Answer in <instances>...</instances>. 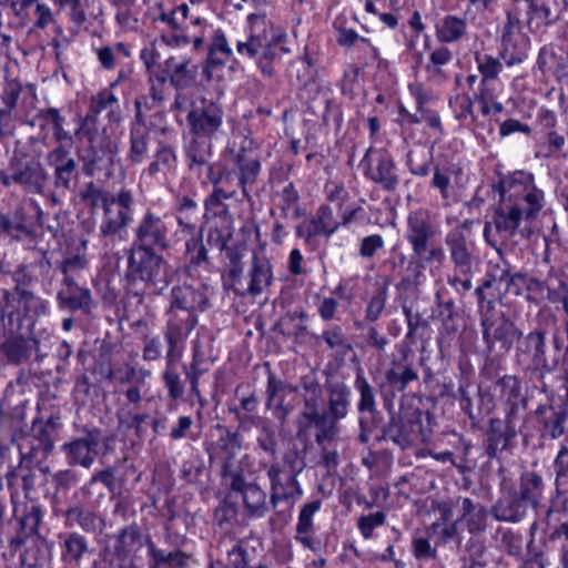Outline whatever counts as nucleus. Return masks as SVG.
Instances as JSON below:
<instances>
[{
	"instance_id": "nucleus-1",
	"label": "nucleus",
	"mask_w": 568,
	"mask_h": 568,
	"mask_svg": "<svg viewBox=\"0 0 568 568\" xmlns=\"http://www.w3.org/2000/svg\"><path fill=\"white\" fill-rule=\"evenodd\" d=\"M496 190L499 204L493 221L485 223L483 235L486 243L501 254L496 234L505 239L516 234L526 240L530 239L534 232L527 223L538 217L546 204V195L536 184L534 173L524 170L500 178Z\"/></svg>"
},
{
	"instance_id": "nucleus-2",
	"label": "nucleus",
	"mask_w": 568,
	"mask_h": 568,
	"mask_svg": "<svg viewBox=\"0 0 568 568\" xmlns=\"http://www.w3.org/2000/svg\"><path fill=\"white\" fill-rule=\"evenodd\" d=\"M61 428L60 417L52 414L43 422L40 418L33 420L32 438H22L17 445L20 456V464L7 473V485L11 491V499L14 500L21 487L26 498L34 488L37 474L24 462L28 459H43L53 448L54 439Z\"/></svg>"
},
{
	"instance_id": "nucleus-3",
	"label": "nucleus",
	"mask_w": 568,
	"mask_h": 568,
	"mask_svg": "<svg viewBox=\"0 0 568 568\" xmlns=\"http://www.w3.org/2000/svg\"><path fill=\"white\" fill-rule=\"evenodd\" d=\"M124 285L138 297L161 295L170 285L168 263L154 250L131 245L126 251Z\"/></svg>"
},
{
	"instance_id": "nucleus-4",
	"label": "nucleus",
	"mask_w": 568,
	"mask_h": 568,
	"mask_svg": "<svg viewBox=\"0 0 568 568\" xmlns=\"http://www.w3.org/2000/svg\"><path fill=\"white\" fill-rule=\"evenodd\" d=\"M286 34L274 28L266 14L250 13L247 16V39L237 41L236 51L240 55L254 59L258 69L266 77L275 72L274 62L278 59L280 44Z\"/></svg>"
},
{
	"instance_id": "nucleus-5",
	"label": "nucleus",
	"mask_w": 568,
	"mask_h": 568,
	"mask_svg": "<svg viewBox=\"0 0 568 568\" xmlns=\"http://www.w3.org/2000/svg\"><path fill=\"white\" fill-rule=\"evenodd\" d=\"M471 221H464L449 230L444 239L448 251L453 273L447 283L459 294L473 287L474 266L477 264L476 246L467 233Z\"/></svg>"
},
{
	"instance_id": "nucleus-6",
	"label": "nucleus",
	"mask_w": 568,
	"mask_h": 568,
	"mask_svg": "<svg viewBox=\"0 0 568 568\" xmlns=\"http://www.w3.org/2000/svg\"><path fill=\"white\" fill-rule=\"evenodd\" d=\"M437 233L438 227L428 210L417 209L408 213L405 237L414 257L430 268L440 267L446 258L444 248L432 243Z\"/></svg>"
},
{
	"instance_id": "nucleus-7",
	"label": "nucleus",
	"mask_w": 568,
	"mask_h": 568,
	"mask_svg": "<svg viewBox=\"0 0 568 568\" xmlns=\"http://www.w3.org/2000/svg\"><path fill=\"white\" fill-rule=\"evenodd\" d=\"M48 174L34 156L13 152L6 169L0 171V183L7 189L19 187L27 193H41Z\"/></svg>"
},
{
	"instance_id": "nucleus-8",
	"label": "nucleus",
	"mask_w": 568,
	"mask_h": 568,
	"mask_svg": "<svg viewBox=\"0 0 568 568\" xmlns=\"http://www.w3.org/2000/svg\"><path fill=\"white\" fill-rule=\"evenodd\" d=\"M285 463L290 465L291 470H285L280 463H273L267 467V477L270 479V504L275 509L280 503L286 501L294 505L303 495V488L297 480V475L303 470L305 464L285 456Z\"/></svg>"
},
{
	"instance_id": "nucleus-9",
	"label": "nucleus",
	"mask_w": 568,
	"mask_h": 568,
	"mask_svg": "<svg viewBox=\"0 0 568 568\" xmlns=\"http://www.w3.org/2000/svg\"><path fill=\"white\" fill-rule=\"evenodd\" d=\"M363 175L384 191L394 192L399 184L396 162L385 148L369 146L359 162Z\"/></svg>"
},
{
	"instance_id": "nucleus-10",
	"label": "nucleus",
	"mask_w": 568,
	"mask_h": 568,
	"mask_svg": "<svg viewBox=\"0 0 568 568\" xmlns=\"http://www.w3.org/2000/svg\"><path fill=\"white\" fill-rule=\"evenodd\" d=\"M172 224L168 216L148 209L133 229L131 245L149 250L166 251L171 246Z\"/></svg>"
},
{
	"instance_id": "nucleus-11",
	"label": "nucleus",
	"mask_w": 568,
	"mask_h": 568,
	"mask_svg": "<svg viewBox=\"0 0 568 568\" xmlns=\"http://www.w3.org/2000/svg\"><path fill=\"white\" fill-rule=\"evenodd\" d=\"M483 341L491 353L496 345L507 353L521 335V329L503 312L487 310L480 313Z\"/></svg>"
},
{
	"instance_id": "nucleus-12",
	"label": "nucleus",
	"mask_w": 568,
	"mask_h": 568,
	"mask_svg": "<svg viewBox=\"0 0 568 568\" xmlns=\"http://www.w3.org/2000/svg\"><path fill=\"white\" fill-rule=\"evenodd\" d=\"M546 332L536 328L528 334L521 332L517 338L515 359L525 373L539 372L542 376L551 371L546 356Z\"/></svg>"
},
{
	"instance_id": "nucleus-13",
	"label": "nucleus",
	"mask_w": 568,
	"mask_h": 568,
	"mask_svg": "<svg viewBox=\"0 0 568 568\" xmlns=\"http://www.w3.org/2000/svg\"><path fill=\"white\" fill-rule=\"evenodd\" d=\"M530 49V38L524 31L523 22L516 13H506L500 29L499 57L508 67L523 63Z\"/></svg>"
},
{
	"instance_id": "nucleus-14",
	"label": "nucleus",
	"mask_w": 568,
	"mask_h": 568,
	"mask_svg": "<svg viewBox=\"0 0 568 568\" xmlns=\"http://www.w3.org/2000/svg\"><path fill=\"white\" fill-rule=\"evenodd\" d=\"M197 323L199 318L195 315L165 310V324L162 333L168 346L165 361L169 364L178 363L182 358L186 341Z\"/></svg>"
},
{
	"instance_id": "nucleus-15",
	"label": "nucleus",
	"mask_w": 568,
	"mask_h": 568,
	"mask_svg": "<svg viewBox=\"0 0 568 568\" xmlns=\"http://www.w3.org/2000/svg\"><path fill=\"white\" fill-rule=\"evenodd\" d=\"M4 329L8 332L0 342V358L7 364L20 366L27 363L33 355L36 359L40 361L41 356L38 354L40 342L34 336L33 331L11 328L4 324Z\"/></svg>"
},
{
	"instance_id": "nucleus-16",
	"label": "nucleus",
	"mask_w": 568,
	"mask_h": 568,
	"mask_svg": "<svg viewBox=\"0 0 568 568\" xmlns=\"http://www.w3.org/2000/svg\"><path fill=\"white\" fill-rule=\"evenodd\" d=\"M224 110L217 101L201 98L192 103L186 119L192 135L214 139L223 126Z\"/></svg>"
},
{
	"instance_id": "nucleus-17",
	"label": "nucleus",
	"mask_w": 568,
	"mask_h": 568,
	"mask_svg": "<svg viewBox=\"0 0 568 568\" xmlns=\"http://www.w3.org/2000/svg\"><path fill=\"white\" fill-rule=\"evenodd\" d=\"M524 418L504 414V417H493L488 422L485 439V453L490 458H497L500 453L509 449L520 433Z\"/></svg>"
},
{
	"instance_id": "nucleus-18",
	"label": "nucleus",
	"mask_w": 568,
	"mask_h": 568,
	"mask_svg": "<svg viewBox=\"0 0 568 568\" xmlns=\"http://www.w3.org/2000/svg\"><path fill=\"white\" fill-rule=\"evenodd\" d=\"M207 307V287L201 282H184L172 287L166 310L195 315L199 318V313L204 312Z\"/></svg>"
},
{
	"instance_id": "nucleus-19",
	"label": "nucleus",
	"mask_w": 568,
	"mask_h": 568,
	"mask_svg": "<svg viewBox=\"0 0 568 568\" xmlns=\"http://www.w3.org/2000/svg\"><path fill=\"white\" fill-rule=\"evenodd\" d=\"M133 196L128 190H121L105 204L104 216L100 225L103 236H113L124 231L133 219Z\"/></svg>"
},
{
	"instance_id": "nucleus-20",
	"label": "nucleus",
	"mask_w": 568,
	"mask_h": 568,
	"mask_svg": "<svg viewBox=\"0 0 568 568\" xmlns=\"http://www.w3.org/2000/svg\"><path fill=\"white\" fill-rule=\"evenodd\" d=\"M47 312V303L31 291L19 292L17 296V306L12 310L7 308V324L11 328L27 329L31 332L34 328L37 320Z\"/></svg>"
},
{
	"instance_id": "nucleus-21",
	"label": "nucleus",
	"mask_w": 568,
	"mask_h": 568,
	"mask_svg": "<svg viewBox=\"0 0 568 568\" xmlns=\"http://www.w3.org/2000/svg\"><path fill=\"white\" fill-rule=\"evenodd\" d=\"M495 390L503 406V414L524 418L528 398L518 376L503 375L495 382Z\"/></svg>"
},
{
	"instance_id": "nucleus-22",
	"label": "nucleus",
	"mask_w": 568,
	"mask_h": 568,
	"mask_svg": "<svg viewBox=\"0 0 568 568\" xmlns=\"http://www.w3.org/2000/svg\"><path fill=\"white\" fill-rule=\"evenodd\" d=\"M183 150L189 172L200 182L219 162L212 161L214 155L212 139L192 135Z\"/></svg>"
},
{
	"instance_id": "nucleus-23",
	"label": "nucleus",
	"mask_w": 568,
	"mask_h": 568,
	"mask_svg": "<svg viewBox=\"0 0 568 568\" xmlns=\"http://www.w3.org/2000/svg\"><path fill=\"white\" fill-rule=\"evenodd\" d=\"M232 169L237 176L235 184L241 190L243 199L251 201V189L256 184L262 172L258 156L242 148L232 154Z\"/></svg>"
},
{
	"instance_id": "nucleus-24",
	"label": "nucleus",
	"mask_w": 568,
	"mask_h": 568,
	"mask_svg": "<svg viewBox=\"0 0 568 568\" xmlns=\"http://www.w3.org/2000/svg\"><path fill=\"white\" fill-rule=\"evenodd\" d=\"M322 505L321 499H313L303 504L295 525V541L314 554L321 550V542L316 538L315 516L321 510Z\"/></svg>"
},
{
	"instance_id": "nucleus-25",
	"label": "nucleus",
	"mask_w": 568,
	"mask_h": 568,
	"mask_svg": "<svg viewBox=\"0 0 568 568\" xmlns=\"http://www.w3.org/2000/svg\"><path fill=\"white\" fill-rule=\"evenodd\" d=\"M422 423L418 418H408L393 414L383 429V436L400 449L413 447L419 439Z\"/></svg>"
},
{
	"instance_id": "nucleus-26",
	"label": "nucleus",
	"mask_w": 568,
	"mask_h": 568,
	"mask_svg": "<svg viewBox=\"0 0 568 568\" xmlns=\"http://www.w3.org/2000/svg\"><path fill=\"white\" fill-rule=\"evenodd\" d=\"M410 357L412 351L402 346L399 357L393 358L385 372L387 384L397 392H405L412 382L418 381V372Z\"/></svg>"
},
{
	"instance_id": "nucleus-27",
	"label": "nucleus",
	"mask_w": 568,
	"mask_h": 568,
	"mask_svg": "<svg viewBox=\"0 0 568 568\" xmlns=\"http://www.w3.org/2000/svg\"><path fill=\"white\" fill-rule=\"evenodd\" d=\"M0 235L21 242L27 248H33L38 243V233L26 223L21 210L0 212Z\"/></svg>"
},
{
	"instance_id": "nucleus-28",
	"label": "nucleus",
	"mask_w": 568,
	"mask_h": 568,
	"mask_svg": "<svg viewBox=\"0 0 568 568\" xmlns=\"http://www.w3.org/2000/svg\"><path fill=\"white\" fill-rule=\"evenodd\" d=\"M242 449L240 435L226 430L224 435L211 445L209 448L210 464H216L221 468V473H230L235 468L237 455Z\"/></svg>"
},
{
	"instance_id": "nucleus-29",
	"label": "nucleus",
	"mask_w": 568,
	"mask_h": 568,
	"mask_svg": "<svg viewBox=\"0 0 568 568\" xmlns=\"http://www.w3.org/2000/svg\"><path fill=\"white\" fill-rule=\"evenodd\" d=\"M22 92V84L18 79L6 78L0 94V141L8 139L14 133L13 110Z\"/></svg>"
},
{
	"instance_id": "nucleus-30",
	"label": "nucleus",
	"mask_w": 568,
	"mask_h": 568,
	"mask_svg": "<svg viewBox=\"0 0 568 568\" xmlns=\"http://www.w3.org/2000/svg\"><path fill=\"white\" fill-rule=\"evenodd\" d=\"M296 387L278 378L270 372L266 385V407L274 410V416L284 422L293 410V406L286 402L290 395L296 392Z\"/></svg>"
},
{
	"instance_id": "nucleus-31",
	"label": "nucleus",
	"mask_w": 568,
	"mask_h": 568,
	"mask_svg": "<svg viewBox=\"0 0 568 568\" xmlns=\"http://www.w3.org/2000/svg\"><path fill=\"white\" fill-rule=\"evenodd\" d=\"M424 47L429 51L427 62L424 67L427 79L435 83L446 81L448 78L447 67L452 63L454 58L452 50L440 43L432 48L430 37L428 34L425 36Z\"/></svg>"
},
{
	"instance_id": "nucleus-32",
	"label": "nucleus",
	"mask_w": 568,
	"mask_h": 568,
	"mask_svg": "<svg viewBox=\"0 0 568 568\" xmlns=\"http://www.w3.org/2000/svg\"><path fill=\"white\" fill-rule=\"evenodd\" d=\"M248 285L240 294L261 295L273 282V265L271 261L261 253H254L248 270Z\"/></svg>"
},
{
	"instance_id": "nucleus-33",
	"label": "nucleus",
	"mask_w": 568,
	"mask_h": 568,
	"mask_svg": "<svg viewBox=\"0 0 568 568\" xmlns=\"http://www.w3.org/2000/svg\"><path fill=\"white\" fill-rule=\"evenodd\" d=\"M339 227L341 223L335 217L333 209L328 204H322L310 220V229L304 233L298 227L296 234L304 237L305 243L308 244L317 235L329 239Z\"/></svg>"
},
{
	"instance_id": "nucleus-34",
	"label": "nucleus",
	"mask_w": 568,
	"mask_h": 568,
	"mask_svg": "<svg viewBox=\"0 0 568 568\" xmlns=\"http://www.w3.org/2000/svg\"><path fill=\"white\" fill-rule=\"evenodd\" d=\"M466 14H446L435 23V37L440 44H452L463 41L468 33Z\"/></svg>"
},
{
	"instance_id": "nucleus-35",
	"label": "nucleus",
	"mask_w": 568,
	"mask_h": 568,
	"mask_svg": "<svg viewBox=\"0 0 568 568\" xmlns=\"http://www.w3.org/2000/svg\"><path fill=\"white\" fill-rule=\"evenodd\" d=\"M460 515L456 520L464 524L471 535L484 532L487 528L488 514L484 506L475 505L468 497L458 496Z\"/></svg>"
},
{
	"instance_id": "nucleus-36",
	"label": "nucleus",
	"mask_w": 568,
	"mask_h": 568,
	"mask_svg": "<svg viewBox=\"0 0 568 568\" xmlns=\"http://www.w3.org/2000/svg\"><path fill=\"white\" fill-rule=\"evenodd\" d=\"M475 62L480 74L478 89L501 91L503 83L499 74L503 71V64L499 58L486 53H476Z\"/></svg>"
},
{
	"instance_id": "nucleus-37",
	"label": "nucleus",
	"mask_w": 568,
	"mask_h": 568,
	"mask_svg": "<svg viewBox=\"0 0 568 568\" xmlns=\"http://www.w3.org/2000/svg\"><path fill=\"white\" fill-rule=\"evenodd\" d=\"M233 52L229 45L226 37L222 30H216L212 37V42L209 47L207 61L203 69V74L207 80L214 79V71L222 68L231 59Z\"/></svg>"
},
{
	"instance_id": "nucleus-38",
	"label": "nucleus",
	"mask_w": 568,
	"mask_h": 568,
	"mask_svg": "<svg viewBox=\"0 0 568 568\" xmlns=\"http://www.w3.org/2000/svg\"><path fill=\"white\" fill-rule=\"evenodd\" d=\"M537 65L544 75H552L558 81L568 77V57L552 45L540 49Z\"/></svg>"
},
{
	"instance_id": "nucleus-39",
	"label": "nucleus",
	"mask_w": 568,
	"mask_h": 568,
	"mask_svg": "<svg viewBox=\"0 0 568 568\" xmlns=\"http://www.w3.org/2000/svg\"><path fill=\"white\" fill-rule=\"evenodd\" d=\"M545 301L561 304L568 313V275L560 268L550 267L545 277Z\"/></svg>"
},
{
	"instance_id": "nucleus-40",
	"label": "nucleus",
	"mask_w": 568,
	"mask_h": 568,
	"mask_svg": "<svg viewBox=\"0 0 568 568\" xmlns=\"http://www.w3.org/2000/svg\"><path fill=\"white\" fill-rule=\"evenodd\" d=\"M532 505L521 499L516 491L507 499L499 500L491 509L493 516L499 521L518 523L526 517Z\"/></svg>"
},
{
	"instance_id": "nucleus-41",
	"label": "nucleus",
	"mask_w": 568,
	"mask_h": 568,
	"mask_svg": "<svg viewBox=\"0 0 568 568\" xmlns=\"http://www.w3.org/2000/svg\"><path fill=\"white\" fill-rule=\"evenodd\" d=\"M48 163L54 169V185L63 191L69 190L71 181V156L69 146L60 144L48 154Z\"/></svg>"
},
{
	"instance_id": "nucleus-42",
	"label": "nucleus",
	"mask_w": 568,
	"mask_h": 568,
	"mask_svg": "<svg viewBox=\"0 0 568 568\" xmlns=\"http://www.w3.org/2000/svg\"><path fill=\"white\" fill-rule=\"evenodd\" d=\"M545 481L540 474L534 470H525L521 473L516 493L521 499L528 501L536 508L544 495Z\"/></svg>"
},
{
	"instance_id": "nucleus-43",
	"label": "nucleus",
	"mask_w": 568,
	"mask_h": 568,
	"mask_svg": "<svg viewBox=\"0 0 568 568\" xmlns=\"http://www.w3.org/2000/svg\"><path fill=\"white\" fill-rule=\"evenodd\" d=\"M328 394V414L333 419H344L349 410V388L342 382H333L327 384Z\"/></svg>"
},
{
	"instance_id": "nucleus-44",
	"label": "nucleus",
	"mask_w": 568,
	"mask_h": 568,
	"mask_svg": "<svg viewBox=\"0 0 568 568\" xmlns=\"http://www.w3.org/2000/svg\"><path fill=\"white\" fill-rule=\"evenodd\" d=\"M303 417L317 429L315 442L318 445H324L326 440H332L336 436V420L329 414L320 413L316 408H313L303 413Z\"/></svg>"
},
{
	"instance_id": "nucleus-45",
	"label": "nucleus",
	"mask_w": 568,
	"mask_h": 568,
	"mask_svg": "<svg viewBox=\"0 0 568 568\" xmlns=\"http://www.w3.org/2000/svg\"><path fill=\"white\" fill-rule=\"evenodd\" d=\"M41 519L42 510L40 506L34 504L27 506L23 516L19 520V530L16 537L12 538L11 544L17 546L23 545L27 538L38 532Z\"/></svg>"
},
{
	"instance_id": "nucleus-46",
	"label": "nucleus",
	"mask_w": 568,
	"mask_h": 568,
	"mask_svg": "<svg viewBox=\"0 0 568 568\" xmlns=\"http://www.w3.org/2000/svg\"><path fill=\"white\" fill-rule=\"evenodd\" d=\"M99 447L98 433H89L83 438L73 439V464L90 467L99 454Z\"/></svg>"
},
{
	"instance_id": "nucleus-47",
	"label": "nucleus",
	"mask_w": 568,
	"mask_h": 568,
	"mask_svg": "<svg viewBox=\"0 0 568 568\" xmlns=\"http://www.w3.org/2000/svg\"><path fill=\"white\" fill-rule=\"evenodd\" d=\"M149 135L150 131L142 122V118L136 119L130 132L129 158L132 162L141 163L144 160L148 153Z\"/></svg>"
},
{
	"instance_id": "nucleus-48",
	"label": "nucleus",
	"mask_w": 568,
	"mask_h": 568,
	"mask_svg": "<svg viewBox=\"0 0 568 568\" xmlns=\"http://www.w3.org/2000/svg\"><path fill=\"white\" fill-rule=\"evenodd\" d=\"M458 169L455 165L433 168V178L430 180V186L438 191L442 201L445 204H450L454 199V186L452 182L453 174L458 173Z\"/></svg>"
},
{
	"instance_id": "nucleus-49",
	"label": "nucleus",
	"mask_w": 568,
	"mask_h": 568,
	"mask_svg": "<svg viewBox=\"0 0 568 568\" xmlns=\"http://www.w3.org/2000/svg\"><path fill=\"white\" fill-rule=\"evenodd\" d=\"M244 507L247 515L253 518H263L268 509L266 493L256 484H250L243 494Z\"/></svg>"
},
{
	"instance_id": "nucleus-50",
	"label": "nucleus",
	"mask_w": 568,
	"mask_h": 568,
	"mask_svg": "<svg viewBox=\"0 0 568 568\" xmlns=\"http://www.w3.org/2000/svg\"><path fill=\"white\" fill-rule=\"evenodd\" d=\"M70 480L69 470L59 471L55 475L57 489L53 496V510L57 516L61 515L67 520L71 516V503L68 499Z\"/></svg>"
},
{
	"instance_id": "nucleus-51",
	"label": "nucleus",
	"mask_w": 568,
	"mask_h": 568,
	"mask_svg": "<svg viewBox=\"0 0 568 568\" xmlns=\"http://www.w3.org/2000/svg\"><path fill=\"white\" fill-rule=\"evenodd\" d=\"M458 527L459 520L455 519L454 523H432L426 527L425 531L435 546L440 547L450 541L460 540Z\"/></svg>"
},
{
	"instance_id": "nucleus-52",
	"label": "nucleus",
	"mask_w": 568,
	"mask_h": 568,
	"mask_svg": "<svg viewBox=\"0 0 568 568\" xmlns=\"http://www.w3.org/2000/svg\"><path fill=\"white\" fill-rule=\"evenodd\" d=\"M237 176L232 168L226 166L222 162H217L216 165L211 169L209 174L201 181L202 186L212 184L213 186H224L227 190H236Z\"/></svg>"
},
{
	"instance_id": "nucleus-53",
	"label": "nucleus",
	"mask_w": 568,
	"mask_h": 568,
	"mask_svg": "<svg viewBox=\"0 0 568 568\" xmlns=\"http://www.w3.org/2000/svg\"><path fill=\"white\" fill-rule=\"evenodd\" d=\"M237 190H227L224 186H213L212 192L204 200L206 214L220 216L227 213L225 201L234 199Z\"/></svg>"
},
{
	"instance_id": "nucleus-54",
	"label": "nucleus",
	"mask_w": 568,
	"mask_h": 568,
	"mask_svg": "<svg viewBox=\"0 0 568 568\" xmlns=\"http://www.w3.org/2000/svg\"><path fill=\"white\" fill-rule=\"evenodd\" d=\"M334 29L337 32L336 41L341 47L352 48L357 42H362L371 48L372 54L374 58L378 55V49L372 45L371 41L367 38L361 37L354 29L347 28L345 26V20L343 18H336L333 23Z\"/></svg>"
},
{
	"instance_id": "nucleus-55",
	"label": "nucleus",
	"mask_w": 568,
	"mask_h": 568,
	"mask_svg": "<svg viewBox=\"0 0 568 568\" xmlns=\"http://www.w3.org/2000/svg\"><path fill=\"white\" fill-rule=\"evenodd\" d=\"M474 98L469 93L457 94L449 100L455 118L464 125H474L477 116L474 113Z\"/></svg>"
},
{
	"instance_id": "nucleus-56",
	"label": "nucleus",
	"mask_w": 568,
	"mask_h": 568,
	"mask_svg": "<svg viewBox=\"0 0 568 568\" xmlns=\"http://www.w3.org/2000/svg\"><path fill=\"white\" fill-rule=\"evenodd\" d=\"M9 274L14 283V287L12 291L2 290L1 300L10 306V303L19 295V292H29L28 287L33 284L36 278L28 272L26 265H20L16 271H10Z\"/></svg>"
},
{
	"instance_id": "nucleus-57",
	"label": "nucleus",
	"mask_w": 568,
	"mask_h": 568,
	"mask_svg": "<svg viewBox=\"0 0 568 568\" xmlns=\"http://www.w3.org/2000/svg\"><path fill=\"white\" fill-rule=\"evenodd\" d=\"M176 161L173 148L161 145L154 155V161L148 168L149 174L156 175L158 173L166 174L173 172L176 168Z\"/></svg>"
},
{
	"instance_id": "nucleus-58",
	"label": "nucleus",
	"mask_w": 568,
	"mask_h": 568,
	"mask_svg": "<svg viewBox=\"0 0 568 568\" xmlns=\"http://www.w3.org/2000/svg\"><path fill=\"white\" fill-rule=\"evenodd\" d=\"M139 542V529L135 526L124 527L115 537L114 552L119 558H126Z\"/></svg>"
},
{
	"instance_id": "nucleus-59",
	"label": "nucleus",
	"mask_w": 568,
	"mask_h": 568,
	"mask_svg": "<svg viewBox=\"0 0 568 568\" xmlns=\"http://www.w3.org/2000/svg\"><path fill=\"white\" fill-rule=\"evenodd\" d=\"M355 388L359 393V400L357 404L358 412L362 414L368 413L369 415L376 413V402L373 387L361 372L356 375Z\"/></svg>"
},
{
	"instance_id": "nucleus-60",
	"label": "nucleus",
	"mask_w": 568,
	"mask_h": 568,
	"mask_svg": "<svg viewBox=\"0 0 568 568\" xmlns=\"http://www.w3.org/2000/svg\"><path fill=\"white\" fill-rule=\"evenodd\" d=\"M170 69V80L176 89H184L192 84L195 77V70L189 69V61L174 62L170 59L168 62Z\"/></svg>"
},
{
	"instance_id": "nucleus-61",
	"label": "nucleus",
	"mask_w": 568,
	"mask_h": 568,
	"mask_svg": "<svg viewBox=\"0 0 568 568\" xmlns=\"http://www.w3.org/2000/svg\"><path fill=\"white\" fill-rule=\"evenodd\" d=\"M185 253L189 261L185 268L189 273L192 268L199 267L209 261L207 248L199 236H192L186 241Z\"/></svg>"
},
{
	"instance_id": "nucleus-62",
	"label": "nucleus",
	"mask_w": 568,
	"mask_h": 568,
	"mask_svg": "<svg viewBox=\"0 0 568 568\" xmlns=\"http://www.w3.org/2000/svg\"><path fill=\"white\" fill-rule=\"evenodd\" d=\"M243 251L244 248L237 245H227L223 251L225 252V256L230 262L227 276L231 280L235 291H239L237 285L241 284L243 276V265L241 263L244 256Z\"/></svg>"
},
{
	"instance_id": "nucleus-63",
	"label": "nucleus",
	"mask_w": 568,
	"mask_h": 568,
	"mask_svg": "<svg viewBox=\"0 0 568 568\" xmlns=\"http://www.w3.org/2000/svg\"><path fill=\"white\" fill-rule=\"evenodd\" d=\"M496 537L499 539L500 548L509 556L520 557L523 552V536L509 528H498Z\"/></svg>"
},
{
	"instance_id": "nucleus-64",
	"label": "nucleus",
	"mask_w": 568,
	"mask_h": 568,
	"mask_svg": "<svg viewBox=\"0 0 568 568\" xmlns=\"http://www.w3.org/2000/svg\"><path fill=\"white\" fill-rule=\"evenodd\" d=\"M427 267V265L412 254L406 268V275L402 277L399 286L409 288L422 285L426 280L425 271Z\"/></svg>"
}]
</instances>
